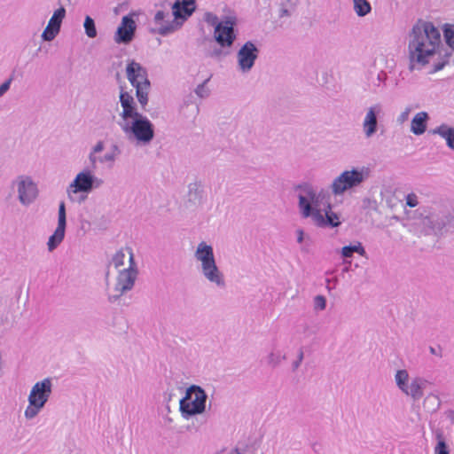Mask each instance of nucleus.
I'll return each instance as SVG.
<instances>
[{"label": "nucleus", "mask_w": 454, "mask_h": 454, "mask_svg": "<svg viewBox=\"0 0 454 454\" xmlns=\"http://www.w3.org/2000/svg\"><path fill=\"white\" fill-rule=\"evenodd\" d=\"M411 63L429 74L442 70L450 62L451 53L444 46L440 30L429 21L413 26L408 42Z\"/></svg>", "instance_id": "f257e3e1"}, {"label": "nucleus", "mask_w": 454, "mask_h": 454, "mask_svg": "<svg viewBox=\"0 0 454 454\" xmlns=\"http://www.w3.org/2000/svg\"><path fill=\"white\" fill-rule=\"evenodd\" d=\"M296 191L297 209L302 218L319 228H336L341 224L340 215L333 210L330 191L310 184L299 185Z\"/></svg>", "instance_id": "f03ea898"}, {"label": "nucleus", "mask_w": 454, "mask_h": 454, "mask_svg": "<svg viewBox=\"0 0 454 454\" xmlns=\"http://www.w3.org/2000/svg\"><path fill=\"white\" fill-rule=\"evenodd\" d=\"M121 111L118 124L126 138L137 145H149L154 137L152 121L136 108L133 97L128 92L120 95Z\"/></svg>", "instance_id": "7ed1b4c3"}, {"label": "nucleus", "mask_w": 454, "mask_h": 454, "mask_svg": "<svg viewBox=\"0 0 454 454\" xmlns=\"http://www.w3.org/2000/svg\"><path fill=\"white\" fill-rule=\"evenodd\" d=\"M137 276L134 254L130 248L117 252L108 270V290L110 295L116 299L131 290Z\"/></svg>", "instance_id": "20e7f679"}, {"label": "nucleus", "mask_w": 454, "mask_h": 454, "mask_svg": "<svg viewBox=\"0 0 454 454\" xmlns=\"http://www.w3.org/2000/svg\"><path fill=\"white\" fill-rule=\"evenodd\" d=\"M193 258L200 277L207 283L216 289L227 286L225 274L217 263L212 244L204 240L199 242L194 247Z\"/></svg>", "instance_id": "39448f33"}, {"label": "nucleus", "mask_w": 454, "mask_h": 454, "mask_svg": "<svg viewBox=\"0 0 454 454\" xmlns=\"http://www.w3.org/2000/svg\"><path fill=\"white\" fill-rule=\"evenodd\" d=\"M204 21L213 27L212 36L219 49L213 53L215 57L228 55L238 38L237 19L234 16H226L223 19L207 12L203 16Z\"/></svg>", "instance_id": "423d86ee"}, {"label": "nucleus", "mask_w": 454, "mask_h": 454, "mask_svg": "<svg viewBox=\"0 0 454 454\" xmlns=\"http://www.w3.org/2000/svg\"><path fill=\"white\" fill-rule=\"evenodd\" d=\"M196 7V0H175L171 5V16L163 11H158L154 15L158 33L168 35L180 30L192 16Z\"/></svg>", "instance_id": "0eeeda50"}, {"label": "nucleus", "mask_w": 454, "mask_h": 454, "mask_svg": "<svg viewBox=\"0 0 454 454\" xmlns=\"http://www.w3.org/2000/svg\"><path fill=\"white\" fill-rule=\"evenodd\" d=\"M102 184L94 168H84L75 173L66 188V195L71 203L82 204L89 195Z\"/></svg>", "instance_id": "6e6552de"}, {"label": "nucleus", "mask_w": 454, "mask_h": 454, "mask_svg": "<svg viewBox=\"0 0 454 454\" xmlns=\"http://www.w3.org/2000/svg\"><path fill=\"white\" fill-rule=\"evenodd\" d=\"M371 176V169L366 166H351L343 169L331 182L330 192L342 196L361 187Z\"/></svg>", "instance_id": "1a4fd4ad"}, {"label": "nucleus", "mask_w": 454, "mask_h": 454, "mask_svg": "<svg viewBox=\"0 0 454 454\" xmlns=\"http://www.w3.org/2000/svg\"><path fill=\"white\" fill-rule=\"evenodd\" d=\"M11 189L21 207H28L38 200V182L28 174L18 175L11 183Z\"/></svg>", "instance_id": "9d476101"}, {"label": "nucleus", "mask_w": 454, "mask_h": 454, "mask_svg": "<svg viewBox=\"0 0 454 454\" xmlns=\"http://www.w3.org/2000/svg\"><path fill=\"white\" fill-rule=\"evenodd\" d=\"M126 75L131 85L136 88L137 97L142 106L148 101L150 82L145 68L134 59H128L126 63Z\"/></svg>", "instance_id": "9b49d317"}, {"label": "nucleus", "mask_w": 454, "mask_h": 454, "mask_svg": "<svg viewBox=\"0 0 454 454\" xmlns=\"http://www.w3.org/2000/svg\"><path fill=\"white\" fill-rule=\"evenodd\" d=\"M51 393V381L49 378L36 382L28 395V405L25 410L27 419L35 418L43 409Z\"/></svg>", "instance_id": "f8f14e48"}, {"label": "nucleus", "mask_w": 454, "mask_h": 454, "mask_svg": "<svg viewBox=\"0 0 454 454\" xmlns=\"http://www.w3.org/2000/svg\"><path fill=\"white\" fill-rule=\"evenodd\" d=\"M260 55L259 44L254 41H247L238 49L236 53L237 70L241 74H248L255 66Z\"/></svg>", "instance_id": "ddd939ff"}, {"label": "nucleus", "mask_w": 454, "mask_h": 454, "mask_svg": "<svg viewBox=\"0 0 454 454\" xmlns=\"http://www.w3.org/2000/svg\"><path fill=\"white\" fill-rule=\"evenodd\" d=\"M206 399L207 395L203 389L197 386H192L180 401V411L184 416L202 413L205 410Z\"/></svg>", "instance_id": "4468645a"}, {"label": "nucleus", "mask_w": 454, "mask_h": 454, "mask_svg": "<svg viewBox=\"0 0 454 454\" xmlns=\"http://www.w3.org/2000/svg\"><path fill=\"white\" fill-rule=\"evenodd\" d=\"M67 207L64 201H60L58 207L56 227L51 235L47 239V251L52 253L64 241L67 232Z\"/></svg>", "instance_id": "2eb2a0df"}, {"label": "nucleus", "mask_w": 454, "mask_h": 454, "mask_svg": "<svg viewBox=\"0 0 454 454\" xmlns=\"http://www.w3.org/2000/svg\"><path fill=\"white\" fill-rule=\"evenodd\" d=\"M141 14L140 12H131L122 17L114 36V40L116 43L127 44L133 40L137 29V23Z\"/></svg>", "instance_id": "dca6fc26"}, {"label": "nucleus", "mask_w": 454, "mask_h": 454, "mask_svg": "<svg viewBox=\"0 0 454 454\" xmlns=\"http://www.w3.org/2000/svg\"><path fill=\"white\" fill-rule=\"evenodd\" d=\"M66 18V9L59 7L52 12L45 27L41 33L40 38L42 42L51 43L54 41L61 31L63 21Z\"/></svg>", "instance_id": "f3484780"}, {"label": "nucleus", "mask_w": 454, "mask_h": 454, "mask_svg": "<svg viewBox=\"0 0 454 454\" xmlns=\"http://www.w3.org/2000/svg\"><path fill=\"white\" fill-rule=\"evenodd\" d=\"M382 107L375 104L368 107L365 111L362 121V129L366 138H371L378 131V117L380 115Z\"/></svg>", "instance_id": "a211bd4d"}, {"label": "nucleus", "mask_w": 454, "mask_h": 454, "mask_svg": "<svg viewBox=\"0 0 454 454\" xmlns=\"http://www.w3.org/2000/svg\"><path fill=\"white\" fill-rule=\"evenodd\" d=\"M407 371H397L395 379L398 387L407 395H411L415 400L420 399L423 395V388L425 381L421 380H413L409 386L406 385L408 380Z\"/></svg>", "instance_id": "6ab92c4d"}, {"label": "nucleus", "mask_w": 454, "mask_h": 454, "mask_svg": "<svg viewBox=\"0 0 454 454\" xmlns=\"http://www.w3.org/2000/svg\"><path fill=\"white\" fill-rule=\"evenodd\" d=\"M403 219L407 226L414 229H418L429 222V218L425 215L422 208L408 209L403 207Z\"/></svg>", "instance_id": "aec40b11"}, {"label": "nucleus", "mask_w": 454, "mask_h": 454, "mask_svg": "<svg viewBox=\"0 0 454 454\" xmlns=\"http://www.w3.org/2000/svg\"><path fill=\"white\" fill-rule=\"evenodd\" d=\"M429 119L427 112H418L411 121L410 131L415 136L423 135L427 129Z\"/></svg>", "instance_id": "412c9836"}, {"label": "nucleus", "mask_w": 454, "mask_h": 454, "mask_svg": "<svg viewBox=\"0 0 454 454\" xmlns=\"http://www.w3.org/2000/svg\"><path fill=\"white\" fill-rule=\"evenodd\" d=\"M433 135L444 140L446 146L454 151V127L448 123H441L432 130Z\"/></svg>", "instance_id": "4be33fe9"}, {"label": "nucleus", "mask_w": 454, "mask_h": 454, "mask_svg": "<svg viewBox=\"0 0 454 454\" xmlns=\"http://www.w3.org/2000/svg\"><path fill=\"white\" fill-rule=\"evenodd\" d=\"M120 155V149L117 145H113L109 150L105 151L96 159V162L90 164L93 168L98 165L113 166Z\"/></svg>", "instance_id": "5701e85b"}, {"label": "nucleus", "mask_w": 454, "mask_h": 454, "mask_svg": "<svg viewBox=\"0 0 454 454\" xmlns=\"http://www.w3.org/2000/svg\"><path fill=\"white\" fill-rule=\"evenodd\" d=\"M340 256L343 259L352 258L354 254H358L361 256L365 255V249L362 243L355 241L348 246H344L340 251Z\"/></svg>", "instance_id": "b1692460"}, {"label": "nucleus", "mask_w": 454, "mask_h": 454, "mask_svg": "<svg viewBox=\"0 0 454 454\" xmlns=\"http://www.w3.org/2000/svg\"><path fill=\"white\" fill-rule=\"evenodd\" d=\"M356 15L359 18L367 16L372 12V5L369 0H350Z\"/></svg>", "instance_id": "393cba45"}, {"label": "nucleus", "mask_w": 454, "mask_h": 454, "mask_svg": "<svg viewBox=\"0 0 454 454\" xmlns=\"http://www.w3.org/2000/svg\"><path fill=\"white\" fill-rule=\"evenodd\" d=\"M443 40L448 48L454 52V23L446 22L441 26Z\"/></svg>", "instance_id": "a878e982"}, {"label": "nucleus", "mask_w": 454, "mask_h": 454, "mask_svg": "<svg viewBox=\"0 0 454 454\" xmlns=\"http://www.w3.org/2000/svg\"><path fill=\"white\" fill-rule=\"evenodd\" d=\"M106 149V141L98 140L91 145L88 153V160L90 164L96 162V159Z\"/></svg>", "instance_id": "bb28decb"}, {"label": "nucleus", "mask_w": 454, "mask_h": 454, "mask_svg": "<svg viewBox=\"0 0 454 454\" xmlns=\"http://www.w3.org/2000/svg\"><path fill=\"white\" fill-rule=\"evenodd\" d=\"M83 27L85 30V34L89 38H95L97 36V28L95 21L90 16L85 17Z\"/></svg>", "instance_id": "cd10ccee"}, {"label": "nucleus", "mask_w": 454, "mask_h": 454, "mask_svg": "<svg viewBox=\"0 0 454 454\" xmlns=\"http://www.w3.org/2000/svg\"><path fill=\"white\" fill-rule=\"evenodd\" d=\"M419 204V196L415 192H409L404 196L403 207H411L410 209L418 207Z\"/></svg>", "instance_id": "c85d7f7f"}, {"label": "nucleus", "mask_w": 454, "mask_h": 454, "mask_svg": "<svg viewBox=\"0 0 454 454\" xmlns=\"http://www.w3.org/2000/svg\"><path fill=\"white\" fill-rule=\"evenodd\" d=\"M313 308L314 310L320 312L325 309L326 308V299L323 295H317L313 299Z\"/></svg>", "instance_id": "c756f323"}, {"label": "nucleus", "mask_w": 454, "mask_h": 454, "mask_svg": "<svg viewBox=\"0 0 454 454\" xmlns=\"http://www.w3.org/2000/svg\"><path fill=\"white\" fill-rule=\"evenodd\" d=\"M434 454H449V450L443 439H440L434 448Z\"/></svg>", "instance_id": "7c9ffc66"}, {"label": "nucleus", "mask_w": 454, "mask_h": 454, "mask_svg": "<svg viewBox=\"0 0 454 454\" xmlns=\"http://www.w3.org/2000/svg\"><path fill=\"white\" fill-rule=\"evenodd\" d=\"M411 106H406L397 116V122L400 123V124H403L404 123L405 121H408L409 117H410V114H411Z\"/></svg>", "instance_id": "2f4dec72"}, {"label": "nucleus", "mask_w": 454, "mask_h": 454, "mask_svg": "<svg viewBox=\"0 0 454 454\" xmlns=\"http://www.w3.org/2000/svg\"><path fill=\"white\" fill-rule=\"evenodd\" d=\"M295 235L298 244H302L305 240L309 239V235L302 229L296 230Z\"/></svg>", "instance_id": "473e14b6"}, {"label": "nucleus", "mask_w": 454, "mask_h": 454, "mask_svg": "<svg viewBox=\"0 0 454 454\" xmlns=\"http://www.w3.org/2000/svg\"><path fill=\"white\" fill-rule=\"evenodd\" d=\"M196 94L200 98H205L208 95V90L205 84L199 85L195 90Z\"/></svg>", "instance_id": "72a5a7b5"}, {"label": "nucleus", "mask_w": 454, "mask_h": 454, "mask_svg": "<svg viewBox=\"0 0 454 454\" xmlns=\"http://www.w3.org/2000/svg\"><path fill=\"white\" fill-rule=\"evenodd\" d=\"M10 82H4L0 85V97L3 96L10 89Z\"/></svg>", "instance_id": "f704fd0d"}, {"label": "nucleus", "mask_w": 454, "mask_h": 454, "mask_svg": "<svg viewBox=\"0 0 454 454\" xmlns=\"http://www.w3.org/2000/svg\"><path fill=\"white\" fill-rule=\"evenodd\" d=\"M430 353L434 356H441V348L440 347H433L429 348Z\"/></svg>", "instance_id": "c9c22d12"}, {"label": "nucleus", "mask_w": 454, "mask_h": 454, "mask_svg": "<svg viewBox=\"0 0 454 454\" xmlns=\"http://www.w3.org/2000/svg\"><path fill=\"white\" fill-rule=\"evenodd\" d=\"M5 366V361L4 358V354L0 351V368Z\"/></svg>", "instance_id": "e433bc0d"}]
</instances>
